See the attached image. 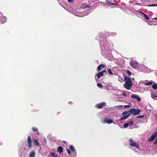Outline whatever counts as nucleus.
I'll return each instance as SVG.
<instances>
[{
    "label": "nucleus",
    "instance_id": "dca6fc26",
    "mask_svg": "<svg viewBox=\"0 0 157 157\" xmlns=\"http://www.w3.org/2000/svg\"><path fill=\"white\" fill-rule=\"evenodd\" d=\"M141 13H142L143 14L144 17L146 20H149V18L147 15L145 14L144 13L142 12H141Z\"/></svg>",
    "mask_w": 157,
    "mask_h": 157
},
{
    "label": "nucleus",
    "instance_id": "f8f14e48",
    "mask_svg": "<svg viewBox=\"0 0 157 157\" xmlns=\"http://www.w3.org/2000/svg\"><path fill=\"white\" fill-rule=\"evenodd\" d=\"M57 150L59 152L61 153L63 151V147L61 146H59L58 147Z\"/></svg>",
    "mask_w": 157,
    "mask_h": 157
},
{
    "label": "nucleus",
    "instance_id": "423d86ee",
    "mask_svg": "<svg viewBox=\"0 0 157 157\" xmlns=\"http://www.w3.org/2000/svg\"><path fill=\"white\" fill-rule=\"evenodd\" d=\"M122 115H123V117L120 118V121H123L125 120L128 118L130 116L129 113H126V114L124 113V112L122 113Z\"/></svg>",
    "mask_w": 157,
    "mask_h": 157
},
{
    "label": "nucleus",
    "instance_id": "bb28decb",
    "mask_svg": "<svg viewBox=\"0 0 157 157\" xmlns=\"http://www.w3.org/2000/svg\"><path fill=\"white\" fill-rule=\"evenodd\" d=\"M101 67L100 65H99L98 67H97V71H100L101 69Z\"/></svg>",
    "mask_w": 157,
    "mask_h": 157
},
{
    "label": "nucleus",
    "instance_id": "9b49d317",
    "mask_svg": "<svg viewBox=\"0 0 157 157\" xmlns=\"http://www.w3.org/2000/svg\"><path fill=\"white\" fill-rule=\"evenodd\" d=\"M34 144L37 146H40V144L38 140L36 139H34L33 140Z\"/></svg>",
    "mask_w": 157,
    "mask_h": 157
},
{
    "label": "nucleus",
    "instance_id": "20e7f679",
    "mask_svg": "<svg viewBox=\"0 0 157 157\" xmlns=\"http://www.w3.org/2000/svg\"><path fill=\"white\" fill-rule=\"evenodd\" d=\"M129 145L132 147H136L137 148H139V145L134 142L132 139L129 140Z\"/></svg>",
    "mask_w": 157,
    "mask_h": 157
},
{
    "label": "nucleus",
    "instance_id": "7ed1b4c3",
    "mask_svg": "<svg viewBox=\"0 0 157 157\" xmlns=\"http://www.w3.org/2000/svg\"><path fill=\"white\" fill-rule=\"evenodd\" d=\"M130 65L132 67L134 68H137L139 67V63L136 61L130 62Z\"/></svg>",
    "mask_w": 157,
    "mask_h": 157
},
{
    "label": "nucleus",
    "instance_id": "c756f323",
    "mask_svg": "<svg viewBox=\"0 0 157 157\" xmlns=\"http://www.w3.org/2000/svg\"><path fill=\"white\" fill-rule=\"evenodd\" d=\"M144 117V115H139L137 117V118H142Z\"/></svg>",
    "mask_w": 157,
    "mask_h": 157
},
{
    "label": "nucleus",
    "instance_id": "5701e85b",
    "mask_svg": "<svg viewBox=\"0 0 157 157\" xmlns=\"http://www.w3.org/2000/svg\"><path fill=\"white\" fill-rule=\"evenodd\" d=\"M128 125H129V124L127 123H124L123 124V126L124 128H127L128 126Z\"/></svg>",
    "mask_w": 157,
    "mask_h": 157
},
{
    "label": "nucleus",
    "instance_id": "e433bc0d",
    "mask_svg": "<svg viewBox=\"0 0 157 157\" xmlns=\"http://www.w3.org/2000/svg\"><path fill=\"white\" fill-rule=\"evenodd\" d=\"M67 1L69 2H71L73 1V0H67Z\"/></svg>",
    "mask_w": 157,
    "mask_h": 157
},
{
    "label": "nucleus",
    "instance_id": "412c9836",
    "mask_svg": "<svg viewBox=\"0 0 157 157\" xmlns=\"http://www.w3.org/2000/svg\"><path fill=\"white\" fill-rule=\"evenodd\" d=\"M97 86L99 88H103L102 85L101 83H98L97 84Z\"/></svg>",
    "mask_w": 157,
    "mask_h": 157
},
{
    "label": "nucleus",
    "instance_id": "aec40b11",
    "mask_svg": "<svg viewBox=\"0 0 157 157\" xmlns=\"http://www.w3.org/2000/svg\"><path fill=\"white\" fill-rule=\"evenodd\" d=\"M51 154L52 156H53L54 157H57V155H56V154L53 152H51Z\"/></svg>",
    "mask_w": 157,
    "mask_h": 157
},
{
    "label": "nucleus",
    "instance_id": "4c0bfd02",
    "mask_svg": "<svg viewBox=\"0 0 157 157\" xmlns=\"http://www.w3.org/2000/svg\"><path fill=\"white\" fill-rule=\"evenodd\" d=\"M106 71V70H104L101 71V73H102V74L104 75V73Z\"/></svg>",
    "mask_w": 157,
    "mask_h": 157
},
{
    "label": "nucleus",
    "instance_id": "473e14b6",
    "mask_svg": "<svg viewBox=\"0 0 157 157\" xmlns=\"http://www.w3.org/2000/svg\"><path fill=\"white\" fill-rule=\"evenodd\" d=\"M100 65L101 67H102L103 68L105 67V65L104 64H100Z\"/></svg>",
    "mask_w": 157,
    "mask_h": 157
},
{
    "label": "nucleus",
    "instance_id": "ea45409f",
    "mask_svg": "<svg viewBox=\"0 0 157 157\" xmlns=\"http://www.w3.org/2000/svg\"><path fill=\"white\" fill-rule=\"evenodd\" d=\"M119 107H121V108H123V106L122 105H120Z\"/></svg>",
    "mask_w": 157,
    "mask_h": 157
},
{
    "label": "nucleus",
    "instance_id": "72a5a7b5",
    "mask_svg": "<svg viewBox=\"0 0 157 157\" xmlns=\"http://www.w3.org/2000/svg\"><path fill=\"white\" fill-rule=\"evenodd\" d=\"M122 95L124 97H126L127 96V94L125 93H123Z\"/></svg>",
    "mask_w": 157,
    "mask_h": 157
},
{
    "label": "nucleus",
    "instance_id": "2f4dec72",
    "mask_svg": "<svg viewBox=\"0 0 157 157\" xmlns=\"http://www.w3.org/2000/svg\"><path fill=\"white\" fill-rule=\"evenodd\" d=\"M130 107V106L129 105H124V108H129Z\"/></svg>",
    "mask_w": 157,
    "mask_h": 157
},
{
    "label": "nucleus",
    "instance_id": "79ce46f5",
    "mask_svg": "<svg viewBox=\"0 0 157 157\" xmlns=\"http://www.w3.org/2000/svg\"><path fill=\"white\" fill-rule=\"evenodd\" d=\"M134 78H132V80H134Z\"/></svg>",
    "mask_w": 157,
    "mask_h": 157
},
{
    "label": "nucleus",
    "instance_id": "f3484780",
    "mask_svg": "<svg viewBox=\"0 0 157 157\" xmlns=\"http://www.w3.org/2000/svg\"><path fill=\"white\" fill-rule=\"evenodd\" d=\"M152 88L155 90L157 89V84L154 83L152 86Z\"/></svg>",
    "mask_w": 157,
    "mask_h": 157
},
{
    "label": "nucleus",
    "instance_id": "cd10ccee",
    "mask_svg": "<svg viewBox=\"0 0 157 157\" xmlns=\"http://www.w3.org/2000/svg\"><path fill=\"white\" fill-rule=\"evenodd\" d=\"M157 6V4H151L148 5V6Z\"/></svg>",
    "mask_w": 157,
    "mask_h": 157
},
{
    "label": "nucleus",
    "instance_id": "6ab92c4d",
    "mask_svg": "<svg viewBox=\"0 0 157 157\" xmlns=\"http://www.w3.org/2000/svg\"><path fill=\"white\" fill-rule=\"evenodd\" d=\"M152 84V82H151L149 81L145 83H144L145 85L147 86H149L151 85Z\"/></svg>",
    "mask_w": 157,
    "mask_h": 157
},
{
    "label": "nucleus",
    "instance_id": "7c9ffc66",
    "mask_svg": "<svg viewBox=\"0 0 157 157\" xmlns=\"http://www.w3.org/2000/svg\"><path fill=\"white\" fill-rule=\"evenodd\" d=\"M67 153L68 154L70 155L71 154V151L68 149H67Z\"/></svg>",
    "mask_w": 157,
    "mask_h": 157
},
{
    "label": "nucleus",
    "instance_id": "ddd939ff",
    "mask_svg": "<svg viewBox=\"0 0 157 157\" xmlns=\"http://www.w3.org/2000/svg\"><path fill=\"white\" fill-rule=\"evenodd\" d=\"M103 76V74H102V73L101 72H99L98 73L97 76L98 78H101V76Z\"/></svg>",
    "mask_w": 157,
    "mask_h": 157
},
{
    "label": "nucleus",
    "instance_id": "393cba45",
    "mask_svg": "<svg viewBox=\"0 0 157 157\" xmlns=\"http://www.w3.org/2000/svg\"><path fill=\"white\" fill-rule=\"evenodd\" d=\"M126 72L127 73V74L129 75V76H130L131 75V72L129 71H128V70H127L126 71Z\"/></svg>",
    "mask_w": 157,
    "mask_h": 157
},
{
    "label": "nucleus",
    "instance_id": "a18cd8bd",
    "mask_svg": "<svg viewBox=\"0 0 157 157\" xmlns=\"http://www.w3.org/2000/svg\"><path fill=\"white\" fill-rule=\"evenodd\" d=\"M156 113H157V110Z\"/></svg>",
    "mask_w": 157,
    "mask_h": 157
},
{
    "label": "nucleus",
    "instance_id": "4be33fe9",
    "mask_svg": "<svg viewBox=\"0 0 157 157\" xmlns=\"http://www.w3.org/2000/svg\"><path fill=\"white\" fill-rule=\"evenodd\" d=\"M129 124V125L132 126L133 125V121H129L127 122Z\"/></svg>",
    "mask_w": 157,
    "mask_h": 157
},
{
    "label": "nucleus",
    "instance_id": "c9c22d12",
    "mask_svg": "<svg viewBox=\"0 0 157 157\" xmlns=\"http://www.w3.org/2000/svg\"><path fill=\"white\" fill-rule=\"evenodd\" d=\"M106 3L109 4H111V3L110 1H109L108 0H106Z\"/></svg>",
    "mask_w": 157,
    "mask_h": 157
},
{
    "label": "nucleus",
    "instance_id": "f03ea898",
    "mask_svg": "<svg viewBox=\"0 0 157 157\" xmlns=\"http://www.w3.org/2000/svg\"><path fill=\"white\" fill-rule=\"evenodd\" d=\"M141 112V110L140 109H132L128 111L124 112V113H129L130 115L132 114L134 115L139 114Z\"/></svg>",
    "mask_w": 157,
    "mask_h": 157
},
{
    "label": "nucleus",
    "instance_id": "9d476101",
    "mask_svg": "<svg viewBox=\"0 0 157 157\" xmlns=\"http://www.w3.org/2000/svg\"><path fill=\"white\" fill-rule=\"evenodd\" d=\"M131 98H132L136 99L137 101L139 102H140L141 101L140 98L139 97L137 96L136 95L133 94L131 95Z\"/></svg>",
    "mask_w": 157,
    "mask_h": 157
},
{
    "label": "nucleus",
    "instance_id": "39448f33",
    "mask_svg": "<svg viewBox=\"0 0 157 157\" xmlns=\"http://www.w3.org/2000/svg\"><path fill=\"white\" fill-rule=\"evenodd\" d=\"M157 136V131H155L154 133H153L150 138L148 140L149 141H153L154 140L156 137Z\"/></svg>",
    "mask_w": 157,
    "mask_h": 157
},
{
    "label": "nucleus",
    "instance_id": "2eb2a0df",
    "mask_svg": "<svg viewBox=\"0 0 157 157\" xmlns=\"http://www.w3.org/2000/svg\"><path fill=\"white\" fill-rule=\"evenodd\" d=\"M32 130L33 132H37L36 134L39 135V133L38 131V129L37 128H35V127H33L32 128Z\"/></svg>",
    "mask_w": 157,
    "mask_h": 157
},
{
    "label": "nucleus",
    "instance_id": "1a4fd4ad",
    "mask_svg": "<svg viewBox=\"0 0 157 157\" xmlns=\"http://www.w3.org/2000/svg\"><path fill=\"white\" fill-rule=\"evenodd\" d=\"M27 141L29 148H31L32 147V144L31 139L30 136H29L28 137Z\"/></svg>",
    "mask_w": 157,
    "mask_h": 157
},
{
    "label": "nucleus",
    "instance_id": "f257e3e1",
    "mask_svg": "<svg viewBox=\"0 0 157 157\" xmlns=\"http://www.w3.org/2000/svg\"><path fill=\"white\" fill-rule=\"evenodd\" d=\"M124 81L125 83L124 84V87L127 90H130L132 86V82L131 79L129 77L125 76L124 78Z\"/></svg>",
    "mask_w": 157,
    "mask_h": 157
},
{
    "label": "nucleus",
    "instance_id": "f704fd0d",
    "mask_svg": "<svg viewBox=\"0 0 157 157\" xmlns=\"http://www.w3.org/2000/svg\"><path fill=\"white\" fill-rule=\"evenodd\" d=\"M90 6H85L84 7V8H90Z\"/></svg>",
    "mask_w": 157,
    "mask_h": 157
},
{
    "label": "nucleus",
    "instance_id": "58836bf2",
    "mask_svg": "<svg viewBox=\"0 0 157 157\" xmlns=\"http://www.w3.org/2000/svg\"><path fill=\"white\" fill-rule=\"evenodd\" d=\"M111 4L113 5H116V4L114 3L111 2Z\"/></svg>",
    "mask_w": 157,
    "mask_h": 157
},
{
    "label": "nucleus",
    "instance_id": "b1692460",
    "mask_svg": "<svg viewBox=\"0 0 157 157\" xmlns=\"http://www.w3.org/2000/svg\"><path fill=\"white\" fill-rule=\"evenodd\" d=\"M108 72L109 74L113 75V73L112 72L110 69L109 68L108 70Z\"/></svg>",
    "mask_w": 157,
    "mask_h": 157
},
{
    "label": "nucleus",
    "instance_id": "a878e982",
    "mask_svg": "<svg viewBox=\"0 0 157 157\" xmlns=\"http://www.w3.org/2000/svg\"><path fill=\"white\" fill-rule=\"evenodd\" d=\"M3 20L2 21L4 23L6 21V18L5 17H2Z\"/></svg>",
    "mask_w": 157,
    "mask_h": 157
},
{
    "label": "nucleus",
    "instance_id": "a19ab883",
    "mask_svg": "<svg viewBox=\"0 0 157 157\" xmlns=\"http://www.w3.org/2000/svg\"><path fill=\"white\" fill-rule=\"evenodd\" d=\"M154 19H155V20H157V17H156V18H154Z\"/></svg>",
    "mask_w": 157,
    "mask_h": 157
},
{
    "label": "nucleus",
    "instance_id": "37998d69",
    "mask_svg": "<svg viewBox=\"0 0 157 157\" xmlns=\"http://www.w3.org/2000/svg\"><path fill=\"white\" fill-rule=\"evenodd\" d=\"M156 97H157V95H156Z\"/></svg>",
    "mask_w": 157,
    "mask_h": 157
},
{
    "label": "nucleus",
    "instance_id": "a211bd4d",
    "mask_svg": "<svg viewBox=\"0 0 157 157\" xmlns=\"http://www.w3.org/2000/svg\"><path fill=\"white\" fill-rule=\"evenodd\" d=\"M69 149L72 151H74L75 150V148L73 146L70 145L69 146Z\"/></svg>",
    "mask_w": 157,
    "mask_h": 157
},
{
    "label": "nucleus",
    "instance_id": "4468645a",
    "mask_svg": "<svg viewBox=\"0 0 157 157\" xmlns=\"http://www.w3.org/2000/svg\"><path fill=\"white\" fill-rule=\"evenodd\" d=\"M35 152L34 151H31L29 154V157H35Z\"/></svg>",
    "mask_w": 157,
    "mask_h": 157
},
{
    "label": "nucleus",
    "instance_id": "0eeeda50",
    "mask_svg": "<svg viewBox=\"0 0 157 157\" xmlns=\"http://www.w3.org/2000/svg\"><path fill=\"white\" fill-rule=\"evenodd\" d=\"M106 105V103L104 102H102L101 103L97 104L96 107L98 109H101L104 106Z\"/></svg>",
    "mask_w": 157,
    "mask_h": 157
},
{
    "label": "nucleus",
    "instance_id": "c85d7f7f",
    "mask_svg": "<svg viewBox=\"0 0 157 157\" xmlns=\"http://www.w3.org/2000/svg\"><path fill=\"white\" fill-rule=\"evenodd\" d=\"M151 97L153 99H155V98L156 97V95H155L154 94H151Z\"/></svg>",
    "mask_w": 157,
    "mask_h": 157
},
{
    "label": "nucleus",
    "instance_id": "6e6552de",
    "mask_svg": "<svg viewBox=\"0 0 157 157\" xmlns=\"http://www.w3.org/2000/svg\"><path fill=\"white\" fill-rule=\"evenodd\" d=\"M113 122V121L111 119H109L106 117L105 118L104 120L102 121L103 123H107L108 124H111Z\"/></svg>",
    "mask_w": 157,
    "mask_h": 157
},
{
    "label": "nucleus",
    "instance_id": "c03bdc74",
    "mask_svg": "<svg viewBox=\"0 0 157 157\" xmlns=\"http://www.w3.org/2000/svg\"><path fill=\"white\" fill-rule=\"evenodd\" d=\"M58 157H60V156H59Z\"/></svg>",
    "mask_w": 157,
    "mask_h": 157
}]
</instances>
